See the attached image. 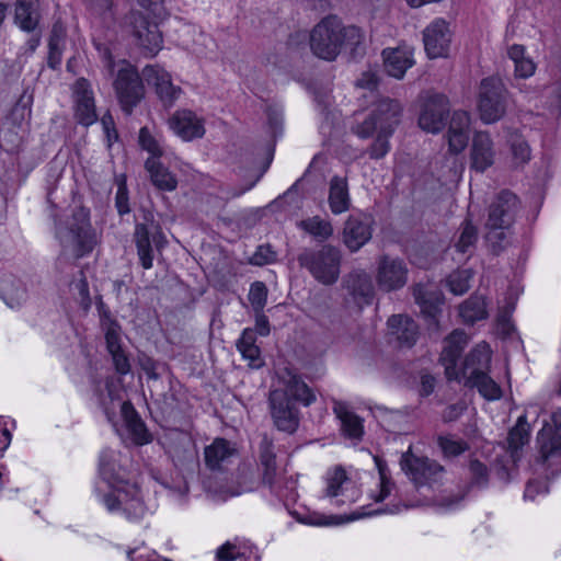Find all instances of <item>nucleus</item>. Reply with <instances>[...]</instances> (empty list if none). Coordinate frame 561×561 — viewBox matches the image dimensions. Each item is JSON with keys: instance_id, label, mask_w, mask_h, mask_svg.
<instances>
[{"instance_id": "nucleus-1", "label": "nucleus", "mask_w": 561, "mask_h": 561, "mask_svg": "<svg viewBox=\"0 0 561 561\" xmlns=\"http://www.w3.org/2000/svg\"><path fill=\"white\" fill-rule=\"evenodd\" d=\"M117 453L113 449L102 450L99 459V472L111 491L103 496V503L111 513H121L128 520H140L146 514L140 490L136 483L124 479L116 471Z\"/></svg>"}, {"instance_id": "nucleus-2", "label": "nucleus", "mask_w": 561, "mask_h": 561, "mask_svg": "<svg viewBox=\"0 0 561 561\" xmlns=\"http://www.w3.org/2000/svg\"><path fill=\"white\" fill-rule=\"evenodd\" d=\"M131 9L125 27L146 55L153 57L161 49L162 35L158 24L167 16L162 0H129Z\"/></svg>"}, {"instance_id": "nucleus-3", "label": "nucleus", "mask_w": 561, "mask_h": 561, "mask_svg": "<svg viewBox=\"0 0 561 561\" xmlns=\"http://www.w3.org/2000/svg\"><path fill=\"white\" fill-rule=\"evenodd\" d=\"M402 107L396 100H381L370 113L352 127V131L362 139H367L377 134L376 139L368 148L371 159L383 158L390 150L389 138L392 136L400 122Z\"/></svg>"}, {"instance_id": "nucleus-4", "label": "nucleus", "mask_w": 561, "mask_h": 561, "mask_svg": "<svg viewBox=\"0 0 561 561\" xmlns=\"http://www.w3.org/2000/svg\"><path fill=\"white\" fill-rule=\"evenodd\" d=\"M93 393L110 422L114 421L117 403H121L123 421L136 445H145L151 440V435L133 403L130 401L121 402V391L113 378L107 377L104 381H94Z\"/></svg>"}, {"instance_id": "nucleus-5", "label": "nucleus", "mask_w": 561, "mask_h": 561, "mask_svg": "<svg viewBox=\"0 0 561 561\" xmlns=\"http://www.w3.org/2000/svg\"><path fill=\"white\" fill-rule=\"evenodd\" d=\"M542 422L537 436L538 460L545 467L547 477H554L561 472V409L551 410Z\"/></svg>"}, {"instance_id": "nucleus-6", "label": "nucleus", "mask_w": 561, "mask_h": 561, "mask_svg": "<svg viewBox=\"0 0 561 561\" xmlns=\"http://www.w3.org/2000/svg\"><path fill=\"white\" fill-rule=\"evenodd\" d=\"M299 265L306 268L314 279L323 285L334 284L340 276L342 253L331 244L320 249H305L297 257Z\"/></svg>"}, {"instance_id": "nucleus-7", "label": "nucleus", "mask_w": 561, "mask_h": 561, "mask_svg": "<svg viewBox=\"0 0 561 561\" xmlns=\"http://www.w3.org/2000/svg\"><path fill=\"white\" fill-rule=\"evenodd\" d=\"M510 92L497 77L482 79L479 87L478 112L485 124L499 122L506 113Z\"/></svg>"}, {"instance_id": "nucleus-8", "label": "nucleus", "mask_w": 561, "mask_h": 561, "mask_svg": "<svg viewBox=\"0 0 561 561\" xmlns=\"http://www.w3.org/2000/svg\"><path fill=\"white\" fill-rule=\"evenodd\" d=\"M519 208L517 195L508 190L501 191L489 206L485 227L489 229L486 239L493 238L503 240L504 230L508 229L515 221Z\"/></svg>"}, {"instance_id": "nucleus-9", "label": "nucleus", "mask_w": 561, "mask_h": 561, "mask_svg": "<svg viewBox=\"0 0 561 561\" xmlns=\"http://www.w3.org/2000/svg\"><path fill=\"white\" fill-rule=\"evenodd\" d=\"M343 24L335 15L323 18L310 32L311 51L324 60H334L341 51Z\"/></svg>"}, {"instance_id": "nucleus-10", "label": "nucleus", "mask_w": 561, "mask_h": 561, "mask_svg": "<svg viewBox=\"0 0 561 561\" xmlns=\"http://www.w3.org/2000/svg\"><path fill=\"white\" fill-rule=\"evenodd\" d=\"M113 87L126 114H130L145 95V87L138 70L125 59L118 60Z\"/></svg>"}, {"instance_id": "nucleus-11", "label": "nucleus", "mask_w": 561, "mask_h": 561, "mask_svg": "<svg viewBox=\"0 0 561 561\" xmlns=\"http://www.w3.org/2000/svg\"><path fill=\"white\" fill-rule=\"evenodd\" d=\"M400 466L416 488L432 486L440 482L446 472L439 462L427 457H417L412 454L411 448L402 454Z\"/></svg>"}, {"instance_id": "nucleus-12", "label": "nucleus", "mask_w": 561, "mask_h": 561, "mask_svg": "<svg viewBox=\"0 0 561 561\" xmlns=\"http://www.w3.org/2000/svg\"><path fill=\"white\" fill-rule=\"evenodd\" d=\"M68 230L75 243V254L77 257H83L93 251L98 243V238L91 225L89 208L78 206L72 210Z\"/></svg>"}, {"instance_id": "nucleus-13", "label": "nucleus", "mask_w": 561, "mask_h": 561, "mask_svg": "<svg viewBox=\"0 0 561 561\" xmlns=\"http://www.w3.org/2000/svg\"><path fill=\"white\" fill-rule=\"evenodd\" d=\"M257 468L261 483L277 496H283L280 490V474L276 463L275 445L271 437L263 435L257 450Z\"/></svg>"}, {"instance_id": "nucleus-14", "label": "nucleus", "mask_w": 561, "mask_h": 561, "mask_svg": "<svg viewBox=\"0 0 561 561\" xmlns=\"http://www.w3.org/2000/svg\"><path fill=\"white\" fill-rule=\"evenodd\" d=\"M268 404L276 428L288 434L295 433L300 422V414L296 404L287 400L285 393L279 391H271Z\"/></svg>"}, {"instance_id": "nucleus-15", "label": "nucleus", "mask_w": 561, "mask_h": 561, "mask_svg": "<svg viewBox=\"0 0 561 561\" xmlns=\"http://www.w3.org/2000/svg\"><path fill=\"white\" fill-rule=\"evenodd\" d=\"M73 116L83 126H90L98 121L94 93L91 83L85 78H79L72 88Z\"/></svg>"}, {"instance_id": "nucleus-16", "label": "nucleus", "mask_w": 561, "mask_h": 561, "mask_svg": "<svg viewBox=\"0 0 561 561\" xmlns=\"http://www.w3.org/2000/svg\"><path fill=\"white\" fill-rule=\"evenodd\" d=\"M376 280L379 288L385 291L402 288L408 280L407 264L400 259L381 256L378 261Z\"/></svg>"}, {"instance_id": "nucleus-17", "label": "nucleus", "mask_w": 561, "mask_h": 561, "mask_svg": "<svg viewBox=\"0 0 561 561\" xmlns=\"http://www.w3.org/2000/svg\"><path fill=\"white\" fill-rule=\"evenodd\" d=\"M424 48L432 59L446 57L451 42V32L448 23L437 18L423 31Z\"/></svg>"}, {"instance_id": "nucleus-18", "label": "nucleus", "mask_w": 561, "mask_h": 561, "mask_svg": "<svg viewBox=\"0 0 561 561\" xmlns=\"http://www.w3.org/2000/svg\"><path fill=\"white\" fill-rule=\"evenodd\" d=\"M134 241L137 248V255L140 261V265L145 270H150L153 266V248L161 251L168 243L164 233L161 230H157L152 236L148 230L146 224H136L134 231Z\"/></svg>"}, {"instance_id": "nucleus-19", "label": "nucleus", "mask_w": 561, "mask_h": 561, "mask_svg": "<svg viewBox=\"0 0 561 561\" xmlns=\"http://www.w3.org/2000/svg\"><path fill=\"white\" fill-rule=\"evenodd\" d=\"M373 234L371 220L364 214H352L344 222L342 242L350 252H357Z\"/></svg>"}, {"instance_id": "nucleus-20", "label": "nucleus", "mask_w": 561, "mask_h": 561, "mask_svg": "<svg viewBox=\"0 0 561 561\" xmlns=\"http://www.w3.org/2000/svg\"><path fill=\"white\" fill-rule=\"evenodd\" d=\"M468 344V335L462 330H454L445 340L439 357L445 367V375L448 380H460V370L457 362Z\"/></svg>"}, {"instance_id": "nucleus-21", "label": "nucleus", "mask_w": 561, "mask_h": 561, "mask_svg": "<svg viewBox=\"0 0 561 561\" xmlns=\"http://www.w3.org/2000/svg\"><path fill=\"white\" fill-rule=\"evenodd\" d=\"M448 113V99L443 94L432 95L423 106L419 126L428 133H439L445 127Z\"/></svg>"}, {"instance_id": "nucleus-22", "label": "nucleus", "mask_w": 561, "mask_h": 561, "mask_svg": "<svg viewBox=\"0 0 561 561\" xmlns=\"http://www.w3.org/2000/svg\"><path fill=\"white\" fill-rule=\"evenodd\" d=\"M169 127L185 141L205 135V121L191 110H179L169 118Z\"/></svg>"}, {"instance_id": "nucleus-23", "label": "nucleus", "mask_w": 561, "mask_h": 561, "mask_svg": "<svg viewBox=\"0 0 561 561\" xmlns=\"http://www.w3.org/2000/svg\"><path fill=\"white\" fill-rule=\"evenodd\" d=\"M144 76L149 84H153L156 93L165 106H172L180 96L182 89L172 83L171 76L159 66H146Z\"/></svg>"}, {"instance_id": "nucleus-24", "label": "nucleus", "mask_w": 561, "mask_h": 561, "mask_svg": "<svg viewBox=\"0 0 561 561\" xmlns=\"http://www.w3.org/2000/svg\"><path fill=\"white\" fill-rule=\"evenodd\" d=\"M495 160V149L491 136L485 131H477L470 149L471 168L484 172Z\"/></svg>"}, {"instance_id": "nucleus-25", "label": "nucleus", "mask_w": 561, "mask_h": 561, "mask_svg": "<svg viewBox=\"0 0 561 561\" xmlns=\"http://www.w3.org/2000/svg\"><path fill=\"white\" fill-rule=\"evenodd\" d=\"M388 327L391 336L396 339L399 346L412 347L419 337V325L407 316L393 314L388 319Z\"/></svg>"}, {"instance_id": "nucleus-26", "label": "nucleus", "mask_w": 561, "mask_h": 561, "mask_svg": "<svg viewBox=\"0 0 561 561\" xmlns=\"http://www.w3.org/2000/svg\"><path fill=\"white\" fill-rule=\"evenodd\" d=\"M274 391L284 392L287 400L309 407L316 401L312 389L301 379L300 376L287 370L284 378V388Z\"/></svg>"}, {"instance_id": "nucleus-27", "label": "nucleus", "mask_w": 561, "mask_h": 561, "mask_svg": "<svg viewBox=\"0 0 561 561\" xmlns=\"http://www.w3.org/2000/svg\"><path fill=\"white\" fill-rule=\"evenodd\" d=\"M383 65L387 73L402 79L407 70L414 65L412 51L407 47L386 48L382 50Z\"/></svg>"}, {"instance_id": "nucleus-28", "label": "nucleus", "mask_w": 561, "mask_h": 561, "mask_svg": "<svg viewBox=\"0 0 561 561\" xmlns=\"http://www.w3.org/2000/svg\"><path fill=\"white\" fill-rule=\"evenodd\" d=\"M492 352L489 344L482 342L473 347L470 353L465 357L460 370V378L473 376L483 371L490 370Z\"/></svg>"}, {"instance_id": "nucleus-29", "label": "nucleus", "mask_w": 561, "mask_h": 561, "mask_svg": "<svg viewBox=\"0 0 561 561\" xmlns=\"http://www.w3.org/2000/svg\"><path fill=\"white\" fill-rule=\"evenodd\" d=\"M236 453V448L229 440L216 438L210 445L205 447V463L210 470H219L230 461Z\"/></svg>"}, {"instance_id": "nucleus-30", "label": "nucleus", "mask_w": 561, "mask_h": 561, "mask_svg": "<svg viewBox=\"0 0 561 561\" xmlns=\"http://www.w3.org/2000/svg\"><path fill=\"white\" fill-rule=\"evenodd\" d=\"M333 412L341 422V430L344 436L355 439H359L363 436L364 430L362 420L348 409L346 403L335 401Z\"/></svg>"}, {"instance_id": "nucleus-31", "label": "nucleus", "mask_w": 561, "mask_h": 561, "mask_svg": "<svg viewBox=\"0 0 561 561\" xmlns=\"http://www.w3.org/2000/svg\"><path fill=\"white\" fill-rule=\"evenodd\" d=\"M256 335L253 329L247 328L242 331L241 336L238 339L236 346L241 353L243 359L249 362L251 368H261L264 360L261 356V350L256 345Z\"/></svg>"}, {"instance_id": "nucleus-32", "label": "nucleus", "mask_w": 561, "mask_h": 561, "mask_svg": "<svg viewBox=\"0 0 561 561\" xmlns=\"http://www.w3.org/2000/svg\"><path fill=\"white\" fill-rule=\"evenodd\" d=\"M413 296L421 308V312L425 317L436 320L439 306L443 304L442 294L437 290H428L423 284H416L413 287Z\"/></svg>"}, {"instance_id": "nucleus-33", "label": "nucleus", "mask_w": 561, "mask_h": 561, "mask_svg": "<svg viewBox=\"0 0 561 561\" xmlns=\"http://www.w3.org/2000/svg\"><path fill=\"white\" fill-rule=\"evenodd\" d=\"M329 206L334 215H340L350 209L351 199L347 182L340 176H333L330 182Z\"/></svg>"}, {"instance_id": "nucleus-34", "label": "nucleus", "mask_w": 561, "mask_h": 561, "mask_svg": "<svg viewBox=\"0 0 561 561\" xmlns=\"http://www.w3.org/2000/svg\"><path fill=\"white\" fill-rule=\"evenodd\" d=\"M15 22L26 32H33L39 22L38 0H18Z\"/></svg>"}, {"instance_id": "nucleus-35", "label": "nucleus", "mask_w": 561, "mask_h": 561, "mask_svg": "<svg viewBox=\"0 0 561 561\" xmlns=\"http://www.w3.org/2000/svg\"><path fill=\"white\" fill-rule=\"evenodd\" d=\"M486 301L483 296L471 295L459 306V317L466 324H474L488 318Z\"/></svg>"}, {"instance_id": "nucleus-36", "label": "nucleus", "mask_w": 561, "mask_h": 561, "mask_svg": "<svg viewBox=\"0 0 561 561\" xmlns=\"http://www.w3.org/2000/svg\"><path fill=\"white\" fill-rule=\"evenodd\" d=\"M345 287L353 297L363 298L368 302L374 296V286L370 276L364 271H354L345 279Z\"/></svg>"}, {"instance_id": "nucleus-37", "label": "nucleus", "mask_w": 561, "mask_h": 561, "mask_svg": "<svg viewBox=\"0 0 561 561\" xmlns=\"http://www.w3.org/2000/svg\"><path fill=\"white\" fill-rule=\"evenodd\" d=\"M465 386L477 388L479 393L489 401L499 400L502 397L501 387L489 376V371L468 376Z\"/></svg>"}, {"instance_id": "nucleus-38", "label": "nucleus", "mask_w": 561, "mask_h": 561, "mask_svg": "<svg viewBox=\"0 0 561 561\" xmlns=\"http://www.w3.org/2000/svg\"><path fill=\"white\" fill-rule=\"evenodd\" d=\"M145 167L150 173L152 184L161 191H174L178 186V180L173 173L164 168L156 159H147Z\"/></svg>"}, {"instance_id": "nucleus-39", "label": "nucleus", "mask_w": 561, "mask_h": 561, "mask_svg": "<svg viewBox=\"0 0 561 561\" xmlns=\"http://www.w3.org/2000/svg\"><path fill=\"white\" fill-rule=\"evenodd\" d=\"M90 18L108 26L115 20V9L113 0H82Z\"/></svg>"}, {"instance_id": "nucleus-40", "label": "nucleus", "mask_w": 561, "mask_h": 561, "mask_svg": "<svg viewBox=\"0 0 561 561\" xmlns=\"http://www.w3.org/2000/svg\"><path fill=\"white\" fill-rule=\"evenodd\" d=\"M436 443L443 457L447 459L459 457L470 449V445L467 440L454 434L438 435Z\"/></svg>"}, {"instance_id": "nucleus-41", "label": "nucleus", "mask_w": 561, "mask_h": 561, "mask_svg": "<svg viewBox=\"0 0 561 561\" xmlns=\"http://www.w3.org/2000/svg\"><path fill=\"white\" fill-rule=\"evenodd\" d=\"M66 33L61 25L55 24L51 28L48 41V67L57 69L62 59V47L65 43Z\"/></svg>"}, {"instance_id": "nucleus-42", "label": "nucleus", "mask_w": 561, "mask_h": 561, "mask_svg": "<svg viewBox=\"0 0 561 561\" xmlns=\"http://www.w3.org/2000/svg\"><path fill=\"white\" fill-rule=\"evenodd\" d=\"M299 228L319 241H325L333 236V226L320 216L309 217L299 222Z\"/></svg>"}, {"instance_id": "nucleus-43", "label": "nucleus", "mask_w": 561, "mask_h": 561, "mask_svg": "<svg viewBox=\"0 0 561 561\" xmlns=\"http://www.w3.org/2000/svg\"><path fill=\"white\" fill-rule=\"evenodd\" d=\"M341 48H350L351 54L353 56L360 55L364 53L363 43H364V35L359 27L350 25L344 26L343 31L341 32Z\"/></svg>"}, {"instance_id": "nucleus-44", "label": "nucleus", "mask_w": 561, "mask_h": 561, "mask_svg": "<svg viewBox=\"0 0 561 561\" xmlns=\"http://www.w3.org/2000/svg\"><path fill=\"white\" fill-rule=\"evenodd\" d=\"M529 440V430L527 427L526 415H520L516 425L510 431L507 443L512 450H517Z\"/></svg>"}, {"instance_id": "nucleus-45", "label": "nucleus", "mask_w": 561, "mask_h": 561, "mask_svg": "<svg viewBox=\"0 0 561 561\" xmlns=\"http://www.w3.org/2000/svg\"><path fill=\"white\" fill-rule=\"evenodd\" d=\"M325 481V495L329 497H335L341 494V488L343 483L347 481L346 471L343 467L335 466L332 470L327 472Z\"/></svg>"}, {"instance_id": "nucleus-46", "label": "nucleus", "mask_w": 561, "mask_h": 561, "mask_svg": "<svg viewBox=\"0 0 561 561\" xmlns=\"http://www.w3.org/2000/svg\"><path fill=\"white\" fill-rule=\"evenodd\" d=\"M478 239L477 228L471 224L470 220H466L461 225V232L455 247L458 252L467 253L471 248L474 247Z\"/></svg>"}, {"instance_id": "nucleus-47", "label": "nucleus", "mask_w": 561, "mask_h": 561, "mask_svg": "<svg viewBox=\"0 0 561 561\" xmlns=\"http://www.w3.org/2000/svg\"><path fill=\"white\" fill-rule=\"evenodd\" d=\"M470 277L471 275L467 270L456 271L448 276L447 286L453 294L463 295L470 288Z\"/></svg>"}, {"instance_id": "nucleus-48", "label": "nucleus", "mask_w": 561, "mask_h": 561, "mask_svg": "<svg viewBox=\"0 0 561 561\" xmlns=\"http://www.w3.org/2000/svg\"><path fill=\"white\" fill-rule=\"evenodd\" d=\"M139 144L141 148L151 154L150 159L160 158L163 154V149L159 141L151 135L148 127H141L139 130Z\"/></svg>"}, {"instance_id": "nucleus-49", "label": "nucleus", "mask_w": 561, "mask_h": 561, "mask_svg": "<svg viewBox=\"0 0 561 561\" xmlns=\"http://www.w3.org/2000/svg\"><path fill=\"white\" fill-rule=\"evenodd\" d=\"M249 301L255 312H262L267 301V288L263 282H254L251 285Z\"/></svg>"}, {"instance_id": "nucleus-50", "label": "nucleus", "mask_w": 561, "mask_h": 561, "mask_svg": "<svg viewBox=\"0 0 561 561\" xmlns=\"http://www.w3.org/2000/svg\"><path fill=\"white\" fill-rule=\"evenodd\" d=\"M469 470L471 473L472 486L485 488L489 483V469L478 459H472L469 462Z\"/></svg>"}, {"instance_id": "nucleus-51", "label": "nucleus", "mask_w": 561, "mask_h": 561, "mask_svg": "<svg viewBox=\"0 0 561 561\" xmlns=\"http://www.w3.org/2000/svg\"><path fill=\"white\" fill-rule=\"evenodd\" d=\"M94 47L98 50L99 57L103 62L104 68L111 77L115 75L116 68H118V61H115L112 50L106 43L93 41Z\"/></svg>"}, {"instance_id": "nucleus-52", "label": "nucleus", "mask_w": 561, "mask_h": 561, "mask_svg": "<svg viewBox=\"0 0 561 561\" xmlns=\"http://www.w3.org/2000/svg\"><path fill=\"white\" fill-rule=\"evenodd\" d=\"M108 328L102 329L105 333L107 352L119 350L122 347L121 325L118 322H107Z\"/></svg>"}, {"instance_id": "nucleus-53", "label": "nucleus", "mask_w": 561, "mask_h": 561, "mask_svg": "<svg viewBox=\"0 0 561 561\" xmlns=\"http://www.w3.org/2000/svg\"><path fill=\"white\" fill-rule=\"evenodd\" d=\"M117 374L125 376L130 373L131 365L128 355L123 348L108 352Z\"/></svg>"}, {"instance_id": "nucleus-54", "label": "nucleus", "mask_w": 561, "mask_h": 561, "mask_svg": "<svg viewBox=\"0 0 561 561\" xmlns=\"http://www.w3.org/2000/svg\"><path fill=\"white\" fill-rule=\"evenodd\" d=\"M469 140L468 131L448 130V145L453 153L461 152Z\"/></svg>"}, {"instance_id": "nucleus-55", "label": "nucleus", "mask_w": 561, "mask_h": 561, "mask_svg": "<svg viewBox=\"0 0 561 561\" xmlns=\"http://www.w3.org/2000/svg\"><path fill=\"white\" fill-rule=\"evenodd\" d=\"M513 157L517 163L524 164L530 160L529 145L522 138H517L511 146Z\"/></svg>"}, {"instance_id": "nucleus-56", "label": "nucleus", "mask_w": 561, "mask_h": 561, "mask_svg": "<svg viewBox=\"0 0 561 561\" xmlns=\"http://www.w3.org/2000/svg\"><path fill=\"white\" fill-rule=\"evenodd\" d=\"M115 206L121 216L126 215L130 211L128 190H127L125 181H122L118 184L116 196H115Z\"/></svg>"}, {"instance_id": "nucleus-57", "label": "nucleus", "mask_w": 561, "mask_h": 561, "mask_svg": "<svg viewBox=\"0 0 561 561\" xmlns=\"http://www.w3.org/2000/svg\"><path fill=\"white\" fill-rule=\"evenodd\" d=\"M377 467L380 474V491L378 496H376L377 502H381L387 499L390 494L392 482L387 478V467L379 459H376Z\"/></svg>"}, {"instance_id": "nucleus-58", "label": "nucleus", "mask_w": 561, "mask_h": 561, "mask_svg": "<svg viewBox=\"0 0 561 561\" xmlns=\"http://www.w3.org/2000/svg\"><path fill=\"white\" fill-rule=\"evenodd\" d=\"M241 556L239 547L229 541L220 546L216 552L217 561H236Z\"/></svg>"}, {"instance_id": "nucleus-59", "label": "nucleus", "mask_w": 561, "mask_h": 561, "mask_svg": "<svg viewBox=\"0 0 561 561\" xmlns=\"http://www.w3.org/2000/svg\"><path fill=\"white\" fill-rule=\"evenodd\" d=\"M470 116L466 111H455L448 130L469 131Z\"/></svg>"}, {"instance_id": "nucleus-60", "label": "nucleus", "mask_w": 561, "mask_h": 561, "mask_svg": "<svg viewBox=\"0 0 561 561\" xmlns=\"http://www.w3.org/2000/svg\"><path fill=\"white\" fill-rule=\"evenodd\" d=\"M514 73L516 78L527 79L530 78L536 71V64L529 57H525L524 59L514 64Z\"/></svg>"}, {"instance_id": "nucleus-61", "label": "nucleus", "mask_w": 561, "mask_h": 561, "mask_svg": "<svg viewBox=\"0 0 561 561\" xmlns=\"http://www.w3.org/2000/svg\"><path fill=\"white\" fill-rule=\"evenodd\" d=\"M276 253L270 245H260L253 255L252 262L256 265H264L274 262Z\"/></svg>"}, {"instance_id": "nucleus-62", "label": "nucleus", "mask_w": 561, "mask_h": 561, "mask_svg": "<svg viewBox=\"0 0 561 561\" xmlns=\"http://www.w3.org/2000/svg\"><path fill=\"white\" fill-rule=\"evenodd\" d=\"M548 484L543 480H530L525 489V497L534 500L537 494L547 493Z\"/></svg>"}, {"instance_id": "nucleus-63", "label": "nucleus", "mask_w": 561, "mask_h": 561, "mask_svg": "<svg viewBox=\"0 0 561 561\" xmlns=\"http://www.w3.org/2000/svg\"><path fill=\"white\" fill-rule=\"evenodd\" d=\"M463 410H465V407L462 404H458V403L450 404L443 411L442 420L445 423L454 422L460 417Z\"/></svg>"}, {"instance_id": "nucleus-64", "label": "nucleus", "mask_w": 561, "mask_h": 561, "mask_svg": "<svg viewBox=\"0 0 561 561\" xmlns=\"http://www.w3.org/2000/svg\"><path fill=\"white\" fill-rule=\"evenodd\" d=\"M436 380L434 376L430 374H422L421 375V385L419 389V393L421 397H428L433 393L435 389Z\"/></svg>"}]
</instances>
